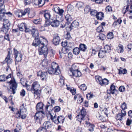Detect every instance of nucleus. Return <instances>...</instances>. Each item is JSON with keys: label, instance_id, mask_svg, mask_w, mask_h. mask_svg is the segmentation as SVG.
Segmentation results:
<instances>
[{"label": "nucleus", "instance_id": "58", "mask_svg": "<svg viewBox=\"0 0 132 132\" xmlns=\"http://www.w3.org/2000/svg\"><path fill=\"white\" fill-rule=\"evenodd\" d=\"M106 23L105 22H103L100 25V27L102 29H101L100 31V32H103V26H104L105 25Z\"/></svg>", "mask_w": 132, "mask_h": 132}, {"label": "nucleus", "instance_id": "14", "mask_svg": "<svg viewBox=\"0 0 132 132\" xmlns=\"http://www.w3.org/2000/svg\"><path fill=\"white\" fill-rule=\"evenodd\" d=\"M30 11V9L29 8H26L24 11H22L21 12V15L19 14L18 15V17H22L23 16L25 15L26 14L28 13ZM20 13L19 14H20Z\"/></svg>", "mask_w": 132, "mask_h": 132}, {"label": "nucleus", "instance_id": "3", "mask_svg": "<svg viewBox=\"0 0 132 132\" xmlns=\"http://www.w3.org/2000/svg\"><path fill=\"white\" fill-rule=\"evenodd\" d=\"M31 32V35H32V37L35 38L33 40L32 45L34 44L36 45V43H38V42L41 40V39H40L41 38L40 37V38L38 37L39 33L37 29L35 27L32 28Z\"/></svg>", "mask_w": 132, "mask_h": 132}, {"label": "nucleus", "instance_id": "31", "mask_svg": "<svg viewBox=\"0 0 132 132\" xmlns=\"http://www.w3.org/2000/svg\"><path fill=\"white\" fill-rule=\"evenodd\" d=\"M2 21H4L3 25L5 26V25L8 26V27H10V23L9 20L7 19H6L4 18V19H3Z\"/></svg>", "mask_w": 132, "mask_h": 132}, {"label": "nucleus", "instance_id": "28", "mask_svg": "<svg viewBox=\"0 0 132 132\" xmlns=\"http://www.w3.org/2000/svg\"><path fill=\"white\" fill-rule=\"evenodd\" d=\"M117 51L118 53H121L123 52V46L121 44H119L117 47Z\"/></svg>", "mask_w": 132, "mask_h": 132}, {"label": "nucleus", "instance_id": "51", "mask_svg": "<svg viewBox=\"0 0 132 132\" xmlns=\"http://www.w3.org/2000/svg\"><path fill=\"white\" fill-rule=\"evenodd\" d=\"M107 37L108 39H111L113 37V34L112 32H110L107 35Z\"/></svg>", "mask_w": 132, "mask_h": 132}, {"label": "nucleus", "instance_id": "5", "mask_svg": "<svg viewBox=\"0 0 132 132\" xmlns=\"http://www.w3.org/2000/svg\"><path fill=\"white\" fill-rule=\"evenodd\" d=\"M9 83H10V89H12L13 94H15V90H16L17 86L15 80L14 79H12Z\"/></svg>", "mask_w": 132, "mask_h": 132}, {"label": "nucleus", "instance_id": "12", "mask_svg": "<svg viewBox=\"0 0 132 132\" xmlns=\"http://www.w3.org/2000/svg\"><path fill=\"white\" fill-rule=\"evenodd\" d=\"M48 71L49 74H50L58 75L60 73V70H56L54 69V68H53L51 67L48 69Z\"/></svg>", "mask_w": 132, "mask_h": 132}, {"label": "nucleus", "instance_id": "13", "mask_svg": "<svg viewBox=\"0 0 132 132\" xmlns=\"http://www.w3.org/2000/svg\"><path fill=\"white\" fill-rule=\"evenodd\" d=\"M50 24L53 27H56L60 24V21L57 20H55L50 21Z\"/></svg>", "mask_w": 132, "mask_h": 132}, {"label": "nucleus", "instance_id": "53", "mask_svg": "<svg viewBox=\"0 0 132 132\" xmlns=\"http://www.w3.org/2000/svg\"><path fill=\"white\" fill-rule=\"evenodd\" d=\"M78 24V22L76 21H74L71 24V26H70V28H71V27H76L77 25Z\"/></svg>", "mask_w": 132, "mask_h": 132}, {"label": "nucleus", "instance_id": "59", "mask_svg": "<svg viewBox=\"0 0 132 132\" xmlns=\"http://www.w3.org/2000/svg\"><path fill=\"white\" fill-rule=\"evenodd\" d=\"M106 10L107 12H112V7L110 6H107L106 8Z\"/></svg>", "mask_w": 132, "mask_h": 132}, {"label": "nucleus", "instance_id": "11", "mask_svg": "<svg viewBox=\"0 0 132 132\" xmlns=\"http://www.w3.org/2000/svg\"><path fill=\"white\" fill-rule=\"evenodd\" d=\"M44 104L42 102H39L37 103L36 106V109L38 112L44 113L43 111Z\"/></svg>", "mask_w": 132, "mask_h": 132}, {"label": "nucleus", "instance_id": "7", "mask_svg": "<svg viewBox=\"0 0 132 132\" xmlns=\"http://www.w3.org/2000/svg\"><path fill=\"white\" fill-rule=\"evenodd\" d=\"M81 115H78L76 116V118L78 120V121L80 122L84 118L86 114V109L82 107V109L81 111Z\"/></svg>", "mask_w": 132, "mask_h": 132}, {"label": "nucleus", "instance_id": "41", "mask_svg": "<svg viewBox=\"0 0 132 132\" xmlns=\"http://www.w3.org/2000/svg\"><path fill=\"white\" fill-rule=\"evenodd\" d=\"M20 81L22 85L24 86L27 84L26 82V80L24 78H21L20 79Z\"/></svg>", "mask_w": 132, "mask_h": 132}, {"label": "nucleus", "instance_id": "60", "mask_svg": "<svg viewBox=\"0 0 132 132\" xmlns=\"http://www.w3.org/2000/svg\"><path fill=\"white\" fill-rule=\"evenodd\" d=\"M60 110V108L58 106H56L54 108V111L55 112H58Z\"/></svg>", "mask_w": 132, "mask_h": 132}, {"label": "nucleus", "instance_id": "52", "mask_svg": "<svg viewBox=\"0 0 132 132\" xmlns=\"http://www.w3.org/2000/svg\"><path fill=\"white\" fill-rule=\"evenodd\" d=\"M118 70L119 71V73L120 74H126L127 72V70L125 69H123L122 70H121L119 69H118Z\"/></svg>", "mask_w": 132, "mask_h": 132}, {"label": "nucleus", "instance_id": "44", "mask_svg": "<svg viewBox=\"0 0 132 132\" xmlns=\"http://www.w3.org/2000/svg\"><path fill=\"white\" fill-rule=\"evenodd\" d=\"M47 130L42 127L39 129L37 132H47Z\"/></svg>", "mask_w": 132, "mask_h": 132}, {"label": "nucleus", "instance_id": "48", "mask_svg": "<svg viewBox=\"0 0 132 132\" xmlns=\"http://www.w3.org/2000/svg\"><path fill=\"white\" fill-rule=\"evenodd\" d=\"M6 80V76L5 75L0 76V82H3Z\"/></svg>", "mask_w": 132, "mask_h": 132}, {"label": "nucleus", "instance_id": "1", "mask_svg": "<svg viewBox=\"0 0 132 132\" xmlns=\"http://www.w3.org/2000/svg\"><path fill=\"white\" fill-rule=\"evenodd\" d=\"M40 38L43 40V42L41 40L38 42V43H36V45L34 44L32 45L35 47L39 46L38 49L39 55L43 54L44 57L46 58L47 55L48 50L46 46L48 44V41L47 39L44 38L43 37H41Z\"/></svg>", "mask_w": 132, "mask_h": 132}, {"label": "nucleus", "instance_id": "55", "mask_svg": "<svg viewBox=\"0 0 132 132\" xmlns=\"http://www.w3.org/2000/svg\"><path fill=\"white\" fill-rule=\"evenodd\" d=\"M83 5V3L81 2H79L76 4L78 8L82 7Z\"/></svg>", "mask_w": 132, "mask_h": 132}, {"label": "nucleus", "instance_id": "33", "mask_svg": "<svg viewBox=\"0 0 132 132\" xmlns=\"http://www.w3.org/2000/svg\"><path fill=\"white\" fill-rule=\"evenodd\" d=\"M129 3H128V5L126 6H124L123 8V9L122 12L124 14H125L126 12L128 11V9H129Z\"/></svg>", "mask_w": 132, "mask_h": 132}, {"label": "nucleus", "instance_id": "45", "mask_svg": "<svg viewBox=\"0 0 132 132\" xmlns=\"http://www.w3.org/2000/svg\"><path fill=\"white\" fill-rule=\"evenodd\" d=\"M94 126L93 125H89L88 126V129L90 131H92L94 130Z\"/></svg>", "mask_w": 132, "mask_h": 132}, {"label": "nucleus", "instance_id": "49", "mask_svg": "<svg viewBox=\"0 0 132 132\" xmlns=\"http://www.w3.org/2000/svg\"><path fill=\"white\" fill-rule=\"evenodd\" d=\"M22 129V127L21 125L19 124H18L16 126V128L15 129L20 132V130Z\"/></svg>", "mask_w": 132, "mask_h": 132}, {"label": "nucleus", "instance_id": "43", "mask_svg": "<svg viewBox=\"0 0 132 132\" xmlns=\"http://www.w3.org/2000/svg\"><path fill=\"white\" fill-rule=\"evenodd\" d=\"M42 20L40 19H34L33 20V22L36 24H40Z\"/></svg>", "mask_w": 132, "mask_h": 132}, {"label": "nucleus", "instance_id": "64", "mask_svg": "<svg viewBox=\"0 0 132 132\" xmlns=\"http://www.w3.org/2000/svg\"><path fill=\"white\" fill-rule=\"evenodd\" d=\"M125 87L124 86H121L119 88V90L120 92H123L125 91Z\"/></svg>", "mask_w": 132, "mask_h": 132}, {"label": "nucleus", "instance_id": "39", "mask_svg": "<svg viewBox=\"0 0 132 132\" xmlns=\"http://www.w3.org/2000/svg\"><path fill=\"white\" fill-rule=\"evenodd\" d=\"M60 8L57 5H55L53 6L52 10L54 11L56 13H57Z\"/></svg>", "mask_w": 132, "mask_h": 132}, {"label": "nucleus", "instance_id": "19", "mask_svg": "<svg viewBox=\"0 0 132 132\" xmlns=\"http://www.w3.org/2000/svg\"><path fill=\"white\" fill-rule=\"evenodd\" d=\"M100 110L101 111V113L102 114V116H100V118L102 116L104 117L105 115L108 117V114L106 112L107 110V109L104 107H102V108L100 107Z\"/></svg>", "mask_w": 132, "mask_h": 132}, {"label": "nucleus", "instance_id": "32", "mask_svg": "<svg viewBox=\"0 0 132 132\" xmlns=\"http://www.w3.org/2000/svg\"><path fill=\"white\" fill-rule=\"evenodd\" d=\"M5 61L7 64H11L12 62V60L10 58V56L9 55H7L5 58Z\"/></svg>", "mask_w": 132, "mask_h": 132}, {"label": "nucleus", "instance_id": "10", "mask_svg": "<svg viewBox=\"0 0 132 132\" xmlns=\"http://www.w3.org/2000/svg\"><path fill=\"white\" fill-rule=\"evenodd\" d=\"M61 39L60 37L57 34H55L54 35L52 42L55 45H57L59 44Z\"/></svg>", "mask_w": 132, "mask_h": 132}, {"label": "nucleus", "instance_id": "22", "mask_svg": "<svg viewBox=\"0 0 132 132\" xmlns=\"http://www.w3.org/2000/svg\"><path fill=\"white\" fill-rule=\"evenodd\" d=\"M20 112L18 111V113L16 114V117L17 118H19L21 117L22 119H24L26 117V115L25 114L22 115V112L21 110H20Z\"/></svg>", "mask_w": 132, "mask_h": 132}, {"label": "nucleus", "instance_id": "61", "mask_svg": "<svg viewBox=\"0 0 132 132\" xmlns=\"http://www.w3.org/2000/svg\"><path fill=\"white\" fill-rule=\"evenodd\" d=\"M122 109H125L127 108V105L125 102H123L121 105Z\"/></svg>", "mask_w": 132, "mask_h": 132}, {"label": "nucleus", "instance_id": "57", "mask_svg": "<svg viewBox=\"0 0 132 132\" xmlns=\"http://www.w3.org/2000/svg\"><path fill=\"white\" fill-rule=\"evenodd\" d=\"M105 35L102 33L100 34V39L102 40H103L105 39Z\"/></svg>", "mask_w": 132, "mask_h": 132}, {"label": "nucleus", "instance_id": "54", "mask_svg": "<svg viewBox=\"0 0 132 132\" xmlns=\"http://www.w3.org/2000/svg\"><path fill=\"white\" fill-rule=\"evenodd\" d=\"M62 53L65 54L69 52V50L68 48L65 47L62 48L61 50Z\"/></svg>", "mask_w": 132, "mask_h": 132}, {"label": "nucleus", "instance_id": "50", "mask_svg": "<svg viewBox=\"0 0 132 132\" xmlns=\"http://www.w3.org/2000/svg\"><path fill=\"white\" fill-rule=\"evenodd\" d=\"M32 92L34 93V95L35 96V94L36 95H39L41 93V91L40 90L38 89V90H34V91Z\"/></svg>", "mask_w": 132, "mask_h": 132}, {"label": "nucleus", "instance_id": "27", "mask_svg": "<svg viewBox=\"0 0 132 132\" xmlns=\"http://www.w3.org/2000/svg\"><path fill=\"white\" fill-rule=\"evenodd\" d=\"M106 53L103 49L100 48V57L103 58L105 55Z\"/></svg>", "mask_w": 132, "mask_h": 132}, {"label": "nucleus", "instance_id": "2", "mask_svg": "<svg viewBox=\"0 0 132 132\" xmlns=\"http://www.w3.org/2000/svg\"><path fill=\"white\" fill-rule=\"evenodd\" d=\"M47 117H49L50 118L53 122L54 123L58 124L59 123H63L64 120V117L62 116L57 117L55 114L53 116L51 113H49V114L47 115Z\"/></svg>", "mask_w": 132, "mask_h": 132}, {"label": "nucleus", "instance_id": "35", "mask_svg": "<svg viewBox=\"0 0 132 132\" xmlns=\"http://www.w3.org/2000/svg\"><path fill=\"white\" fill-rule=\"evenodd\" d=\"M80 50L79 48L76 47L73 50V53L75 55H78L80 52Z\"/></svg>", "mask_w": 132, "mask_h": 132}, {"label": "nucleus", "instance_id": "38", "mask_svg": "<svg viewBox=\"0 0 132 132\" xmlns=\"http://www.w3.org/2000/svg\"><path fill=\"white\" fill-rule=\"evenodd\" d=\"M79 87L81 90H85L87 88V86L85 84L80 85Z\"/></svg>", "mask_w": 132, "mask_h": 132}, {"label": "nucleus", "instance_id": "20", "mask_svg": "<svg viewBox=\"0 0 132 132\" xmlns=\"http://www.w3.org/2000/svg\"><path fill=\"white\" fill-rule=\"evenodd\" d=\"M50 63V62H49L45 58L43 60L42 64L43 67L46 68L49 65Z\"/></svg>", "mask_w": 132, "mask_h": 132}, {"label": "nucleus", "instance_id": "36", "mask_svg": "<svg viewBox=\"0 0 132 132\" xmlns=\"http://www.w3.org/2000/svg\"><path fill=\"white\" fill-rule=\"evenodd\" d=\"M123 116L121 113L118 114L116 116V119L117 120H121Z\"/></svg>", "mask_w": 132, "mask_h": 132}, {"label": "nucleus", "instance_id": "30", "mask_svg": "<svg viewBox=\"0 0 132 132\" xmlns=\"http://www.w3.org/2000/svg\"><path fill=\"white\" fill-rule=\"evenodd\" d=\"M79 49L80 50L83 51H85L87 49V47L86 45L83 44H80L79 45Z\"/></svg>", "mask_w": 132, "mask_h": 132}, {"label": "nucleus", "instance_id": "16", "mask_svg": "<svg viewBox=\"0 0 132 132\" xmlns=\"http://www.w3.org/2000/svg\"><path fill=\"white\" fill-rule=\"evenodd\" d=\"M40 85L38 84V82L35 81L34 82L32 85V88L33 90V92L34 90H37L39 88Z\"/></svg>", "mask_w": 132, "mask_h": 132}, {"label": "nucleus", "instance_id": "56", "mask_svg": "<svg viewBox=\"0 0 132 132\" xmlns=\"http://www.w3.org/2000/svg\"><path fill=\"white\" fill-rule=\"evenodd\" d=\"M93 96V94H91L90 93H88L86 95V97L88 100H89Z\"/></svg>", "mask_w": 132, "mask_h": 132}, {"label": "nucleus", "instance_id": "63", "mask_svg": "<svg viewBox=\"0 0 132 132\" xmlns=\"http://www.w3.org/2000/svg\"><path fill=\"white\" fill-rule=\"evenodd\" d=\"M61 44L62 46L63 47H65L67 45V41L65 40L64 42H62Z\"/></svg>", "mask_w": 132, "mask_h": 132}, {"label": "nucleus", "instance_id": "15", "mask_svg": "<svg viewBox=\"0 0 132 132\" xmlns=\"http://www.w3.org/2000/svg\"><path fill=\"white\" fill-rule=\"evenodd\" d=\"M101 78V80H100V84L102 86H105L108 85L109 83V81L107 79L104 78L103 79L100 76V78Z\"/></svg>", "mask_w": 132, "mask_h": 132}, {"label": "nucleus", "instance_id": "4", "mask_svg": "<svg viewBox=\"0 0 132 132\" xmlns=\"http://www.w3.org/2000/svg\"><path fill=\"white\" fill-rule=\"evenodd\" d=\"M45 115L44 113L40 112H37L36 113L34 116V119L36 122L41 124L43 119Z\"/></svg>", "mask_w": 132, "mask_h": 132}, {"label": "nucleus", "instance_id": "21", "mask_svg": "<svg viewBox=\"0 0 132 132\" xmlns=\"http://www.w3.org/2000/svg\"><path fill=\"white\" fill-rule=\"evenodd\" d=\"M110 90H107V92L108 94H113L114 93V91L116 90L115 86L113 85V84H112L110 88Z\"/></svg>", "mask_w": 132, "mask_h": 132}, {"label": "nucleus", "instance_id": "17", "mask_svg": "<svg viewBox=\"0 0 132 132\" xmlns=\"http://www.w3.org/2000/svg\"><path fill=\"white\" fill-rule=\"evenodd\" d=\"M90 14L92 16H96L97 19H99V12H97L96 10L92 9L90 12Z\"/></svg>", "mask_w": 132, "mask_h": 132}, {"label": "nucleus", "instance_id": "8", "mask_svg": "<svg viewBox=\"0 0 132 132\" xmlns=\"http://www.w3.org/2000/svg\"><path fill=\"white\" fill-rule=\"evenodd\" d=\"M75 66L74 65L73 66L72 68L71 69H70L69 72L72 73L73 76L76 77H79L81 75V72L78 70H73Z\"/></svg>", "mask_w": 132, "mask_h": 132}, {"label": "nucleus", "instance_id": "47", "mask_svg": "<svg viewBox=\"0 0 132 132\" xmlns=\"http://www.w3.org/2000/svg\"><path fill=\"white\" fill-rule=\"evenodd\" d=\"M91 11L90 7L89 5L87 6L84 9V11L86 13L88 12Z\"/></svg>", "mask_w": 132, "mask_h": 132}, {"label": "nucleus", "instance_id": "18", "mask_svg": "<svg viewBox=\"0 0 132 132\" xmlns=\"http://www.w3.org/2000/svg\"><path fill=\"white\" fill-rule=\"evenodd\" d=\"M6 10L3 8L0 10V20L2 21L3 19H4L5 16L4 15L5 14Z\"/></svg>", "mask_w": 132, "mask_h": 132}, {"label": "nucleus", "instance_id": "24", "mask_svg": "<svg viewBox=\"0 0 132 132\" xmlns=\"http://www.w3.org/2000/svg\"><path fill=\"white\" fill-rule=\"evenodd\" d=\"M9 29L10 27H8V26L5 25V26H3L1 30L4 33L6 34L8 32Z\"/></svg>", "mask_w": 132, "mask_h": 132}, {"label": "nucleus", "instance_id": "26", "mask_svg": "<svg viewBox=\"0 0 132 132\" xmlns=\"http://www.w3.org/2000/svg\"><path fill=\"white\" fill-rule=\"evenodd\" d=\"M51 67L54 68L55 69L59 70V67L57 64L54 62H53L51 63Z\"/></svg>", "mask_w": 132, "mask_h": 132}, {"label": "nucleus", "instance_id": "29", "mask_svg": "<svg viewBox=\"0 0 132 132\" xmlns=\"http://www.w3.org/2000/svg\"><path fill=\"white\" fill-rule=\"evenodd\" d=\"M38 4L39 7H42L43 6L45 3L46 0H37Z\"/></svg>", "mask_w": 132, "mask_h": 132}, {"label": "nucleus", "instance_id": "46", "mask_svg": "<svg viewBox=\"0 0 132 132\" xmlns=\"http://www.w3.org/2000/svg\"><path fill=\"white\" fill-rule=\"evenodd\" d=\"M35 14L34 12H29L28 13V16L29 18H33L35 16Z\"/></svg>", "mask_w": 132, "mask_h": 132}, {"label": "nucleus", "instance_id": "6", "mask_svg": "<svg viewBox=\"0 0 132 132\" xmlns=\"http://www.w3.org/2000/svg\"><path fill=\"white\" fill-rule=\"evenodd\" d=\"M37 75L38 77L40 78V79L42 80H46L48 76V74L47 72L43 71L40 70L38 72Z\"/></svg>", "mask_w": 132, "mask_h": 132}, {"label": "nucleus", "instance_id": "23", "mask_svg": "<svg viewBox=\"0 0 132 132\" xmlns=\"http://www.w3.org/2000/svg\"><path fill=\"white\" fill-rule=\"evenodd\" d=\"M51 125V122L49 121H47L44 122L42 127L47 130V129L50 127Z\"/></svg>", "mask_w": 132, "mask_h": 132}, {"label": "nucleus", "instance_id": "37", "mask_svg": "<svg viewBox=\"0 0 132 132\" xmlns=\"http://www.w3.org/2000/svg\"><path fill=\"white\" fill-rule=\"evenodd\" d=\"M25 26H26L24 23H22L20 24L19 26V30L21 31H23L24 29Z\"/></svg>", "mask_w": 132, "mask_h": 132}, {"label": "nucleus", "instance_id": "25", "mask_svg": "<svg viewBox=\"0 0 132 132\" xmlns=\"http://www.w3.org/2000/svg\"><path fill=\"white\" fill-rule=\"evenodd\" d=\"M47 10L45 11L44 13V16L45 18V19L48 20L50 19L51 17V15L50 13L49 12H45Z\"/></svg>", "mask_w": 132, "mask_h": 132}, {"label": "nucleus", "instance_id": "9", "mask_svg": "<svg viewBox=\"0 0 132 132\" xmlns=\"http://www.w3.org/2000/svg\"><path fill=\"white\" fill-rule=\"evenodd\" d=\"M14 55H15V60L18 62L21 61L22 60V55L21 53H18L17 50L14 48Z\"/></svg>", "mask_w": 132, "mask_h": 132}, {"label": "nucleus", "instance_id": "42", "mask_svg": "<svg viewBox=\"0 0 132 132\" xmlns=\"http://www.w3.org/2000/svg\"><path fill=\"white\" fill-rule=\"evenodd\" d=\"M26 87L27 90H30L31 92H33L32 88V85L31 86L29 85H28L27 84L24 86Z\"/></svg>", "mask_w": 132, "mask_h": 132}, {"label": "nucleus", "instance_id": "40", "mask_svg": "<svg viewBox=\"0 0 132 132\" xmlns=\"http://www.w3.org/2000/svg\"><path fill=\"white\" fill-rule=\"evenodd\" d=\"M66 20L68 22H70L72 20V19L70 15L69 14H67L65 16Z\"/></svg>", "mask_w": 132, "mask_h": 132}, {"label": "nucleus", "instance_id": "34", "mask_svg": "<svg viewBox=\"0 0 132 132\" xmlns=\"http://www.w3.org/2000/svg\"><path fill=\"white\" fill-rule=\"evenodd\" d=\"M102 49L106 53L107 52H109L111 50V48L109 46L106 45L104 47V48H102Z\"/></svg>", "mask_w": 132, "mask_h": 132}, {"label": "nucleus", "instance_id": "62", "mask_svg": "<svg viewBox=\"0 0 132 132\" xmlns=\"http://www.w3.org/2000/svg\"><path fill=\"white\" fill-rule=\"evenodd\" d=\"M24 5H26L30 4L31 0H24Z\"/></svg>", "mask_w": 132, "mask_h": 132}]
</instances>
